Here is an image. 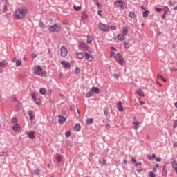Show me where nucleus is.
Wrapping results in <instances>:
<instances>
[{
  "mask_svg": "<svg viewBox=\"0 0 177 177\" xmlns=\"http://www.w3.org/2000/svg\"><path fill=\"white\" fill-rule=\"evenodd\" d=\"M87 18H88V15L85 12H82V17H81L82 20H85Z\"/></svg>",
  "mask_w": 177,
  "mask_h": 177,
  "instance_id": "nucleus-27",
  "label": "nucleus"
},
{
  "mask_svg": "<svg viewBox=\"0 0 177 177\" xmlns=\"http://www.w3.org/2000/svg\"><path fill=\"white\" fill-rule=\"evenodd\" d=\"M28 114L30 117V119L31 120V121H32V120H34V112H32V111H29L28 112Z\"/></svg>",
  "mask_w": 177,
  "mask_h": 177,
  "instance_id": "nucleus-22",
  "label": "nucleus"
},
{
  "mask_svg": "<svg viewBox=\"0 0 177 177\" xmlns=\"http://www.w3.org/2000/svg\"><path fill=\"white\" fill-rule=\"evenodd\" d=\"M156 161H157V162H160L161 158H156Z\"/></svg>",
  "mask_w": 177,
  "mask_h": 177,
  "instance_id": "nucleus-50",
  "label": "nucleus"
},
{
  "mask_svg": "<svg viewBox=\"0 0 177 177\" xmlns=\"http://www.w3.org/2000/svg\"><path fill=\"white\" fill-rule=\"evenodd\" d=\"M60 51H61V56L62 57H66L67 56L68 52H67V49L66 48L65 46H62L61 49H60Z\"/></svg>",
  "mask_w": 177,
  "mask_h": 177,
  "instance_id": "nucleus-9",
  "label": "nucleus"
},
{
  "mask_svg": "<svg viewBox=\"0 0 177 177\" xmlns=\"http://www.w3.org/2000/svg\"><path fill=\"white\" fill-rule=\"evenodd\" d=\"M122 34L124 36L128 35V27L124 26L122 30Z\"/></svg>",
  "mask_w": 177,
  "mask_h": 177,
  "instance_id": "nucleus-17",
  "label": "nucleus"
},
{
  "mask_svg": "<svg viewBox=\"0 0 177 177\" xmlns=\"http://www.w3.org/2000/svg\"><path fill=\"white\" fill-rule=\"evenodd\" d=\"M110 28L111 30H116L117 28L115 26H111Z\"/></svg>",
  "mask_w": 177,
  "mask_h": 177,
  "instance_id": "nucleus-53",
  "label": "nucleus"
},
{
  "mask_svg": "<svg viewBox=\"0 0 177 177\" xmlns=\"http://www.w3.org/2000/svg\"><path fill=\"white\" fill-rule=\"evenodd\" d=\"M17 60V58L16 57H14L13 59H12V62H13V63H15V62H16Z\"/></svg>",
  "mask_w": 177,
  "mask_h": 177,
  "instance_id": "nucleus-58",
  "label": "nucleus"
},
{
  "mask_svg": "<svg viewBox=\"0 0 177 177\" xmlns=\"http://www.w3.org/2000/svg\"><path fill=\"white\" fill-rule=\"evenodd\" d=\"M61 64L65 67V68H68L70 67V63L66 62L65 61H62L61 62Z\"/></svg>",
  "mask_w": 177,
  "mask_h": 177,
  "instance_id": "nucleus-20",
  "label": "nucleus"
},
{
  "mask_svg": "<svg viewBox=\"0 0 177 177\" xmlns=\"http://www.w3.org/2000/svg\"><path fill=\"white\" fill-rule=\"evenodd\" d=\"M149 176L150 177H156V174H154V173L153 171H151L149 173Z\"/></svg>",
  "mask_w": 177,
  "mask_h": 177,
  "instance_id": "nucleus-45",
  "label": "nucleus"
},
{
  "mask_svg": "<svg viewBox=\"0 0 177 177\" xmlns=\"http://www.w3.org/2000/svg\"><path fill=\"white\" fill-rule=\"evenodd\" d=\"M173 127H174V128H176V127H177V120H174V123Z\"/></svg>",
  "mask_w": 177,
  "mask_h": 177,
  "instance_id": "nucleus-48",
  "label": "nucleus"
},
{
  "mask_svg": "<svg viewBox=\"0 0 177 177\" xmlns=\"http://www.w3.org/2000/svg\"><path fill=\"white\" fill-rule=\"evenodd\" d=\"M87 125H91L93 122V118H89L86 120Z\"/></svg>",
  "mask_w": 177,
  "mask_h": 177,
  "instance_id": "nucleus-26",
  "label": "nucleus"
},
{
  "mask_svg": "<svg viewBox=\"0 0 177 177\" xmlns=\"http://www.w3.org/2000/svg\"><path fill=\"white\" fill-rule=\"evenodd\" d=\"M66 118L65 117H64V116H62V115H58V122L59 123V124H64V122H66Z\"/></svg>",
  "mask_w": 177,
  "mask_h": 177,
  "instance_id": "nucleus-14",
  "label": "nucleus"
},
{
  "mask_svg": "<svg viewBox=\"0 0 177 177\" xmlns=\"http://www.w3.org/2000/svg\"><path fill=\"white\" fill-rule=\"evenodd\" d=\"M139 165L140 167H142V162H138L136 164V167H138Z\"/></svg>",
  "mask_w": 177,
  "mask_h": 177,
  "instance_id": "nucleus-55",
  "label": "nucleus"
},
{
  "mask_svg": "<svg viewBox=\"0 0 177 177\" xmlns=\"http://www.w3.org/2000/svg\"><path fill=\"white\" fill-rule=\"evenodd\" d=\"M74 10H81L82 7L81 6H77L75 5L73 6Z\"/></svg>",
  "mask_w": 177,
  "mask_h": 177,
  "instance_id": "nucleus-34",
  "label": "nucleus"
},
{
  "mask_svg": "<svg viewBox=\"0 0 177 177\" xmlns=\"http://www.w3.org/2000/svg\"><path fill=\"white\" fill-rule=\"evenodd\" d=\"M74 131H75V132L81 131V125L80 124H76L74 127Z\"/></svg>",
  "mask_w": 177,
  "mask_h": 177,
  "instance_id": "nucleus-19",
  "label": "nucleus"
},
{
  "mask_svg": "<svg viewBox=\"0 0 177 177\" xmlns=\"http://www.w3.org/2000/svg\"><path fill=\"white\" fill-rule=\"evenodd\" d=\"M163 10H165V13H168L169 12V8L168 7L165 6L163 8Z\"/></svg>",
  "mask_w": 177,
  "mask_h": 177,
  "instance_id": "nucleus-42",
  "label": "nucleus"
},
{
  "mask_svg": "<svg viewBox=\"0 0 177 177\" xmlns=\"http://www.w3.org/2000/svg\"><path fill=\"white\" fill-rule=\"evenodd\" d=\"M84 56L88 62H92L93 60V56L88 53H84Z\"/></svg>",
  "mask_w": 177,
  "mask_h": 177,
  "instance_id": "nucleus-12",
  "label": "nucleus"
},
{
  "mask_svg": "<svg viewBox=\"0 0 177 177\" xmlns=\"http://www.w3.org/2000/svg\"><path fill=\"white\" fill-rule=\"evenodd\" d=\"M61 30L62 26H60V25H59L58 24H55L49 28L48 31L49 32H59L61 31Z\"/></svg>",
  "mask_w": 177,
  "mask_h": 177,
  "instance_id": "nucleus-3",
  "label": "nucleus"
},
{
  "mask_svg": "<svg viewBox=\"0 0 177 177\" xmlns=\"http://www.w3.org/2000/svg\"><path fill=\"white\" fill-rule=\"evenodd\" d=\"M79 49L81 50H89V47L85 43H80Z\"/></svg>",
  "mask_w": 177,
  "mask_h": 177,
  "instance_id": "nucleus-10",
  "label": "nucleus"
},
{
  "mask_svg": "<svg viewBox=\"0 0 177 177\" xmlns=\"http://www.w3.org/2000/svg\"><path fill=\"white\" fill-rule=\"evenodd\" d=\"M12 129L15 132H20V129L21 127L18 124H15L13 127H12Z\"/></svg>",
  "mask_w": 177,
  "mask_h": 177,
  "instance_id": "nucleus-15",
  "label": "nucleus"
},
{
  "mask_svg": "<svg viewBox=\"0 0 177 177\" xmlns=\"http://www.w3.org/2000/svg\"><path fill=\"white\" fill-rule=\"evenodd\" d=\"M11 122H12V124H16L17 122V118H13L11 120Z\"/></svg>",
  "mask_w": 177,
  "mask_h": 177,
  "instance_id": "nucleus-37",
  "label": "nucleus"
},
{
  "mask_svg": "<svg viewBox=\"0 0 177 177\" xmlns=\"http://www.w3.org/2000/svg\"><path fill=\"white\" fill-rule=\"evenodd\" d=\"M104 115L108 116L109 115V111L108 110H104Z\"/></svg>",
  "mask_w": 177,
  "mask_h": 177,
  "instance_id": "nucleus-46",
  "label": "nucleus"
},
{
  "mask_svg": "<svg viewBox=\"0 0 177 177\" xmlns=\"http://www.w3.org/2000/svg\"><path fill=\"white\" fill-rule=\"evenodd\" d=\"M95 93L99 94V88L93 87L86 95V97H92Z\"/></svg>",
  "mask_w": 177,
  "mask_h": 177,
  "instance_id": "nucleus-5",
  "label": "nucleus"
},
{
  "mask_svg": "<svg viewBox=\"0 0 177 177\" xmlns=\"http://www.w3.org/2000/svg\"><path fill=\"white\" fill-rule=\"evenodd\" d=\"M133 125H136L134 127L135 129H138V128H139V127H138V125H139V122H138V121L137 122H133Z\"/></svg>",
  "mask_w": 177,
  "mask_h": 177,
  "instance_id": "nucleus-35",
  "label": "nucleus"
},
{
  "mask_svg": "<svg viewBox=\"0 0 177 177\" xmlns=\"http://www.w3.org/2000/svg\"><path fill=\"white\" fill-rule=\"evenodd\" d=\"M99 29L100 31H109V27L104 24L100 23Z\"/></svg>",
  "mask_w": 177,
  "mask_h": 177,
  "instance_id": "nucleus-8",
  "label": "nucleus"
},
{
  "mask_svg": "<svg viewBox=\"0 0 177 177\" xmlns=\"http://www.w3.org/2000/svg\"><path fill=\"white\" fill-rule=\"evenodd\" d=\"M167 15V13L165 12L162 16V19H165V15Z\"/></svg>",
  "mask_w": 177,
  "mask_h": 177,
  "instance_id": "nucleus-57",
  "label": "nucleus"
},
{
  "mask_svg": "<svg viewBox=\"0 0 177 177\" xmlns=\"http://www.w3.org/2000/svg\"><path fill=\"white\" fill-rule=\"evenodd\" d=\"M115 5H116L118 8H121L122 9H127V3L122 1L121 0H117L115 2Z\"/></svg>",
  "mask_w": 177,
  "mask_h": 177,
  "instance_id": "nucleus-6",
  "label": "nucleus"
},
{
  "mask_svg": "<svg viewBox=\"0 0 177 177\" xmlns=\"http://www.w3.org/2000/svg\"><path fill=\"white\" fill-rule=\"evenodd\" d=\"M5 67H8V62L6 61H0V73H3Z\"/></svg>",
  "mask_w": 177,
  "mask_h": 177,
  "instance_id": "nucleus-7",
  "label": "nucleus"
},
{
  "mask_svg": "<svg viewBox=\"0 0 177 177\" xmlns=\"http://www.w3.org/2000/svg\"><path fill=\"white\" fill-rule=\"evenodd\" d=\"M171 165H172V168L174 169V170L177 174V163L176 160L173 159V161L171 162Z\"/></svg>",
  "mask_w": 177,
  "mask_h": 177,
  "instance_id": "nucleus-16",
  "label": "nucleus"
},
{
  "mask_svg": "<svg viewBox=\"0 0 177 177\" xmlns=\"http://www.w3.org/2000/svg\"><path fill=\"white\" fill-rule=\"evenodd\" d=\"M15 63L17 67H20V66H21V61L20 59L17 60Z\"/></svg>",
  "mask_w": 177,
  "mask_h": 177,
  "instance_id": "nucleus-32",
  "label": "nucleus"
},
{
  "mask_svg": "<svg viewBox=\"0 0 177 177\" xmlns=\"http://www.w3.org/2000/svg\"><path fill=\"white\" fill-rule=\"evenodd\" d=\"M158 78L162 80L163 82H167V80H165V78H164L162 75L160 74L158 75Z\"/></svg>",
  "mask_w": 177,
  "mask_h": 177,
  "instance_id": "nucleus-30",
  "label": "nucleus"
},
{
  "mask_svg": "<svg viewBox=\"0 0 177 177\" xmlns=\"http://www.w3.org/2000/svg\"><path fill=\"white\" fill-rule=\"evenodd\" d=\"M137 94L138 96H141L142 97H145V93H143V91L139 89L137 91Z\"/></svg>",
  "mask_w": 177,
  "mask_h": 177,
  "instance_id": "nucleus-23",
  "label": "nucleus"
},
{
  "mask_svg": "<svg viewBox=\"0 0 177 177\" xmlns=\"http://www.w3.org/2000/svg\"><path fill=\"white\" fill-rule=\"evenodd\" d=\"M118 39H119V41H124V39H125V35L121 34L118 35Z\"/></svg>",
  "mask_w": 177,
  "mask_h": 177,
  "instance_id": "nucleus-24",
  "label": "nucleus"
},
{
  "mask_svg": "<svg viewBox=\"0 0 177 177\" xmlns=\"http://www.w3.org/2000/svg\"><path fill=\"white\" fill-rule=\"evenodd\" d=\"M37 54H35V53H32V59H35L36 57H37Z\"/></svg>",
  "mask_w": 177,
  "mask_h": 177,
  "instance_id": "nucleus-51",
  "label": "nucleus"
},
{
  "mask_svg": "<svg viewBox=\"0 0 177 177\" xmlns=\"http://www.w3.org/2000/svg\"><path fill=\"white\" fill-rule=\"evenodd\" d=\"M80 71H81V69H80V68H76L75 70V74L78 75L80 74Z\"/></svg>",
  "mask_w": 177,
  "mask_h": 177,
  "instance_id": "nucleus-38",
  "label": "nucleus"
},
{
  "mask_svg": "<svg viewBox=\"0 0 177 177\" xmlns=\"http://www.w3.org/2000/svg\"><path fill=\"white\" fill-rule=\"evenodd\" d=\"M140 104H141V106H143V104H145V102H143V101H140Z\"/></svg>",
  "mask_w": 177,
  "mask_h": 177,
  "instance_id": "nucleus-59",
  "label": "nucleus"
},
{
  "mask_svg": "<svg viewBox=\"0 0 177 177\" xmlns=\"http://www.w3.org/2000/svg\"><path fill=\"white\" fill-rule=\"evenodd\" d=\"M169 5H170V6L172 5V1H169Z\"/></svg>",
  "mask_w": 177,
  "mask_h": 177,
  "instance_id": "nucleus-64",
  "label": "nucleus"
},
{
  "mask_svg": "<svg viewBox=\"0 0 177 177\" xmlns=\"http://www.w3.org/2000/svg\"><path fill=\"white\" fill-rule=\"evenodd\" d=\"M78 59H84V54L82 53H80L77 54Z\"/></svg>",
  "mask_w": 177,
  "mask_h": 177,
  "instance_id": "nucleus-33",
  "label": "nucleus"
},
{
  "mask_svg": "<svg viewBox=\"0 0 177 177\" xmlns=\"http://www.w3.org/2000/svg\"><path fill=\"white\" fill-rule=\"evenodd\" d=\"M149 160H153V158H156V154L153 153L152 156H148Z\"/></svg>",
  "mask_w": 177,
  "mask_h": 177,
  "instance_id": "nucleus-40",
  "label": "nucleus"
},
{
  "mask_svg": "<svg viewBox=\"0 0 177 177\" xmlns=\"http://www.w3.org/2000/svg\"><path fill=\"white\" fill-rule=\"evenodd\" d=\"M174 106H175V107H176V109H177V102H175Z\"/></svg>",
  "mask_w": 177,
  "mask_h": 177,
  "instance_id": "nucleus-63",
  "label": "nucleus"
},
{
  "mask_svg": "<svg viewBox=\"0 0 177 177\" xmlns=\"http://www.w3.org/2000/svg\"><path fill=\"white\" fill-rule=\"evenodd\" d=\"M114 56H115V53L111 51V55H110V57H114Z\"/></svg>",
  "mask_w": 177,
  "mask_h": 177,
  "instance_id": "nucleus-47",
  "label": "nucleus"
},
{
  "mask_svg": "<svg viewBox=\"0 0 177 177\" xmlns=\"http://www.w3.org/2000/svg\"><path fill=\"white\" fill-rule=\"evenodd\" d=\"M153 172H157V169L156 167L153 168Z\"/></svg>",
  "mask_w": 177,
  "mask_h": 177,
  "instance_id": "nucleus-60",
  "label": "nucleus"
},
{
  "mask_svg": "<svg viewBox=\"0 0 177 177\" xmlns=\"http://www.w3.org/2000/svg\"><path fill=\"white\" fill-rule=\"evenodd\" d=\"M117 109L120 113H124V106H122V102L119 101L117 104Z\"/></svg>",
  "mask_w": 177,
  "mask_h": 177,
  "instance_id": "nucleus-11",
  "label": "nucleus"
},
{
  "mask_svg": "<svg viewBox=\"0 0 177 177\" xmlns=\"http://www.w3.org/2000/svg\"><path fill=\"white\" fill-rule=\"evenodd\" d=\"M131 161L132 162H136V159H135V158H132Z\"/></svg>",
  "mask_w": 177,
  "mask_h": 177,
  "instance_id": "nucleus-56",
  "label": "nucleus"
},
{
  "mask_svg": "<svg viewBox=\"0 0 177 177\" xmlns=\"http://www.w3.org/2000/svg\"><path fill=\"white\" fill-rule=\"evenodd\" d=\"M39 93H40V95H46V88H41L39 89Z\"/></svg>",
  "mask_w": 177,
  "mask_h": 177,
  "instance_id": "nucleus-25",
  "label": "nucleus"
},
{
  "mask_svg": "<svg viewBox=\"0 0 177 177\" xmlns=\"http://www.w3.org/2000/svg\"><path fill=\"white\" fill-rule=\"evenodd\" d=\"M56 160L58 163L62 162V156L57 155L56 157Z\"/></svg>",
  "mask_w": 177,
  "mask_h": 177,
  "instance_id": "nucleus-28",
  "label": "nucleus"
},
{
  "mask_svg": "<svg viewBox=\"0 0 177 177\" xmlns=\"http://www.w3.org/2000/svg\"><path fill=\"white\" fill-rule=\"evenodd\" d=\"M65 135L66 138H70V136H71V131H66Z\"/></svg>",
  "mask_w": 177,
  "mask_h": 177,
  "instance_id": "nucleus-39",
  "label": "nucleus"
},
{
  "mask_svg": "<svg viewBox=\"0 0 177 177\" xmlns=\"http://www.w3.org/2000/svg\"><path fill=\"white\" fill-rule=\"evenodd\" d=\"M63 115H66V111H63L62 113Z\"/></svg>",
  "mask_w": 177,
  "mask_h": 177,
  "instance_id": "nucleus-62",
  "label": "nucleus"
},
{
  "mask_svg": "<svg viewBox=\"0 0 177 177\" xmlns=\"http://www.w3.org/2000/svg\"><path fill=\"white\" fill-rule=\"evenodd\" d=\"M124 46L125 47V48H127V49H129V48H130V45H129V43H128V42H124Z\"/></svg>",
  "mask_w": 177,
  "mask_h": 177,
  "instance_id": "nucleus-36",
  "label": "nucleus"
},
{
  "mask_svg": "<svg viewBox=\"0 0 177 177\" xmlns=\"http://www.w3.org/2000/svg\"><path fill=\"white\" fill-rule=\"evenodd\" d=\"M111 50H115L117 51V48H114V47H111Z\"/></svg>",
  "mask_w": 177,
  "mask_h": 177,
  "instance_id": "nucleus-61",
  "label": "nucleus"
},
{
  "mask_svg": "<svg viewBox=\"0 0 177 177\" xmlns=\"http://www.w3.org/2000/svg\"><path fill=\"white\" fill-rule=\"evenodd\" d=\"M28 14V9L26 7L17 8L14 12V17L16 20H23Z\"/></svg>",
  "mask_w": 177,
  "mask_h": 177,
  "instance_id": "nucleus-1",
  "label": "nucleus"
},
{
  "mask_svg": "<svg viewBox=\"0 0 177 177\" xmlns=\"http://www.w3.org/2000/svg\"><path fill=\"white\" fill-rule=\"evenodd\" d=\"M39 27H41V28H45V24H44V22L40 21L39 22Z\"/></svg>",
  "mask_w": 177,
  "mask_h": 177,
  "instance_id": "nucleus-41",
  "label": "nucleus"
},
{
  "mask_svg": "<svg viewBox=\"0 0 177 177\" xmlns=\"http://www.w3.org/2000/svg\"><path fill=\"white\" fill-rule=\"evenodd\" d=\"M86 38L87 44H92V41H93V37H92V35H87Z\"/></svg>",
  "mask_w": 177,
  "mask_h": 177,
  "instance_id": "nucleus-18",
  "label": "nucleus"
},
{
  "mask_svg": "<svg viewBox=\"0 0 177 177\" xmlns=\"http://www.w3.org/2000/svg\"><path fill=\"white\" fill-rule=\"evenodd\" d=\"M34 72L37 75H41V77H46V71L42 72V68H41L39 65L35 66Z\"/></svg>",
  "mask_w": 177,
  "mask_h": 177,
  "instance_id": "nucleus-2",
  "label": "nucleus"
},
{
  "mask_svg": "<svg viewBox=\"0 0 177 177\" xmlns=\"http://www.w3.org/2000/svg\"><path fill=\"white\" fill-rule=\"evenodd\" d=\"M105 128H106V129H110V124H105Z\"/></svg>",
  "mask_w": 177,
  "mask_h": 177,
  "instance_id": "nucleus-52",
  "label": "nucleus"
},
{
  "mask_svg": "<svg viewBox=\"0 0 177 177\" xmlns=\"http://www.w3.org/2000/svg\"><path fill=\"white\" fill-rule=\"evenodd\" d=\"M35 102L37 104V106H41V99H36L35 100Z\"/></svg>",
  "mask_w": 177,
  "mask_h": 177,
  "instance_id": "nucleus-31",
  "label": "nucleus"
},
{
  "mask_svg": "<svg viewBox=\"0 0 177 177\" xmlns=\"http://www.w3.org/2000/svg\"><path fill=\"white\" fill-rule=\"evenodd\" d=\"M129 17L131 18V19H136V14H135V12H130L129 14Z\"/></svg>",
  "mask_w": 177,
  "mask_h": 177,
  "instance_id": "nucleus-21",
  "label": "nucleus"
},
{
  "mask_svg": "<svg viewBox=\"0 0 177 177\" xmlns=\"http://www.w3.org/2000/svg\"><path fill=\"white\" fill-rule=\"evenodd\" d=\"M156 12H160L162 11V9H161V8H156Z\"/></svg>",
  "mask_w": 177,
  "mask_h": 177,
  "instance_id": "nucleus-49",
  "label": "nucleus"
},
{
  "mask_svg": "<svg viewBox=\"0 0 177 177\" xmlns=\"http://www.w3.org/2000/svg\"><path fill=\"white\" fill-rule=\"evenodd\" d=\"M97 15H99V16H102V10H98L97 11Z\"/></svg>",
  "mask_w": 177,
  "mask_h": 177,
  "instance_id": "nucleus-54",
  "label": "nucleus"
},
{
  "mask_svg": "<svg viewBox=\"0 0 177 177\" xmlns=\"http://www.w3.org/2000/svg\"><path fill=\"white\" fill-rule=\"evenodd\" d=\"M6 12H8V6L4 5L3 13H6Z\"/></svg>",
  "mask_w": 177,
  "mask_h": 177,
  "instance_id": "nucleus-44",
  "label": "nucleus"
},
{
  "mask_svg": "<svg viewBox=\"0 0 177 177\" xmlns=\"http://www.w3.org/2000/svg\"><path fill=\"white\" fill-rule=\"evenodd\" d=\"M115 59L118 64H120V66H125V60H124V57H122L121 53H117L115 55Z\"/></svg>",
  "mask_w": 177,
  "mask_h": 177,
  "instance_id": "nucleus-4",
  "label": "nucleus"
},
{
  "mask_svg": "<svg viewBox=\"0 0 177 177\" xmlns=\"http://www.w3.org/2000/svg\"><path fill=\"white\" fill-rule=\"evenodd\" d=\"M32 99H33V100H37V95H35V93H32Z\"/></svg>",
  "mask_w": 177,
  "mask_h": 177,
  "instance_id": "nucleus-43",
  "label": "nucleus"
},
{
  "mask_svg": "<svg viewBox=\"0 0 177 177\" xmlns=\"http://www.w3.org/2000/svg\"><path fill=\"white\" fill-rule=\"evenodd\" d=\"M26 134L30 139H35V131H31L30 132H27Z\"/></svg>",
  "mask_w": 177,
  "mask_h": 177,
  "instance_id": "nucleus-13",
  "label": "nucleus"
},
{
  "mask_svg": "<svg viewBox=\"0 0 177 177\" xmlns=\"http://www.w3.org/2000/svg\"><path fill=\"white\" fill-rule=\"evenodd\" d=\"M143 17H147L149 16V11L147 10H145L144 12L142 13Z\"/></svg>",
  "mask_w": 177,
  "mask_h": 177,
  "instance_id": "nucleus-29",
  "label": "nucleus"
}]
</instances>
